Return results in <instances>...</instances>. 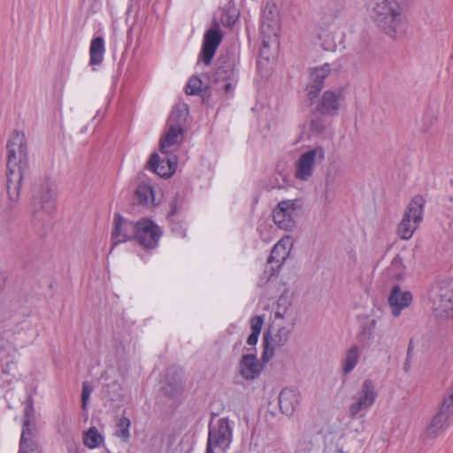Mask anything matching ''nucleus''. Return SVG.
Listing matches in <instances>:
<instances>
[{"label":"nucleus","mask_w":453,"mask_h":453,"mask_svg":"<svg viewBox=\"0 0 453 453\" xmlns=\"http://www.w3.org/2000/svg\"><path fill=\"white\" fill-rule=\"evenodd\" d=\"M367 12L372 24L389 38H400L408 29L407 15L398 0H369Z\"/></svg>","instance_id":"f257e3e1"},{"label":"nucleus","mask_w":453,"mask_h":453,"mask_svg":"<svg viewBox=\"0 0 453 453\" xmlns=\"http://www.w3.org/2000/svg\"><path fill=\"white\" fill-rule=\"evenodd\" d=\"M7 151V193L10 200L16 201L19 196L21 180L28 165L27 145L25 134L13 131L6 144Z\"/></svg>","instance_id":"f03ea898"},{"label":"nucleus","mask_w":453,"mask_h":453,"mask_svg":"<svg viewBox=\"0 0 453 453\" xmlns=\"http://www.w3.org/2000/svg\"><path fill=\"white\" fill-rule=\"evenodd\" d=\"M236 58L232 54L221 56L218 59L213 74L212 83L218 90H222L226 96H232L237 83Z\"/></svg>","instance_id":"7ed1b4c3"},{"label":"nucleus","mask_w":453,"mask_h":453,"mask_svg":"<svg viewBox=\"0 0 453 453\" xmlns=\"http://www.w3.org/2000/svg\"><path fill=\"white\" fill-rule=\"evenodd\" d=\"M425 199L415 196L409 203L397 226L396 234L402 240H410L423 220Z\"/></svg>","instance_id":"20e7f679"},{"label":"nucleus","mask_w":453,"mask_h":453,"mask_svg":"<svg viewBox=\"0 0 453 453\" xmlns=\"http://www.w3.org/2000/svg\"><path fill=\"white\" fill-rule=\"evenodd\" d=\"M294 327L284 323L273 321L271 326L263 336L264 350L262 359L264 363H268L273 357L275 349L282 348L288 342Z\"/></svg>","instance_id":"39448f33"},{"label":"nucleus","mask_w":453,"mask_h":453,"mask_svg":"<svg viewBox=\"0 0 453 453\" xmlns=\"http://www.w3.org/2000/svg\"><path fill=\"white\" fill-rule=\"evenodd\" d=\"M378 397L376 383L370 380H365L358 391L353 396V402L349 407V413L351 417H363L367 411L374 404Z\"/></svg>","instance_id":"423d86ee"},{"label":"nucleus","mask_w":453,"mask_h":453,"mask_svg":"<svg viewBox=\"0 0 453 453\" xmlns=\"http://www.w3.org/2000/svg\"><path fill=\"white\" fill-rule=\"evenodd\" d=\"M430 303L436 318H453V283L434 288L430 294Z\"/></svg>","instance_id":"0eeeda50"},{"label":"nucleus","mask_w":453,"mask_h":453,"mask_svg":"<svg viewBox=\"0 0 453 453\" xmlns=\"http://www.w3.org/2000/svg\"><path fill=\"white\" fill-rule=\"evenodd\" d=\"M326 157L322 146H315L302 153L296 162L295 177L302 181H308L312 177L316 165L321 164Z\"/></svg>","instance_id":"6e6552de"},{"label":"nucleus","mask_w":453,"mask_h":453,"mask_svg":"<svg viewBox=\"0 0 453 453\" xmlns=\"http://www.w3.org/2000/svg\"><path fill=\"white\" fill-rule=\"evenodd\" d=\"M260 30L263 35V49L260 51V55L268 60L269 56L267 55L266 48L269 47V42L272 38L276 39L280 30L279 12L273 3H266L265 5Z\"/></svg>","instance_id":"1a4fd4ad"},{"label":"nucleus","mask_w":453,"mask_h":453,"mask_svg":"<svg viewBox=\"0 0 453 453\" xmlns=\"http://www.w3.org/2000/svg\"><path fill=\"white\" fill-rule=\"evenodd\" d=\"M302 205L300 199L280 201L273 211V222L280 229L293 230L296 226L295 218Z\"/></svg>","instance_id":"9d476101"},{"label":"nucleus","mask_w":453,"mask_h":453,"mask_svg":"<svg viewBox=\"0 0 453 453\" xmlns=\"http://www.w3.org/2000/svg\"><path fill=\"white\" fill-rule=\"evenodd\" d=\"M161 235L160 227L151 219L143 218L137 221L135 240L143 248L156 249Z\"/></svg>","instance_id":"9b49d317"},{"label":"nucleus","mask_w":453,"mask_h":453,"mask_svg":"<svg viewBox=\"0 0 453 453\" xmlns=\"http://www.w3.org/2000/svg\"><path fill=\"white\" fill-rule=\"evenodd\" d=\"M298 317V309L294 304L292 296L288 292L282 293L277 301L273 321L295 326Z\"/></svg>","instance_id":"f8f14e48"},{"label":"nucleus","mask_w":453,"mask_h":453,"mask_svg":"<svg viewBox=\"0 0 453 453\" xmlns=\"http://www.w3.org/2000/svg\"><path fill=\"white\" fill-rule=\"evenodd\" d=\"M56 188L54 182L44 180L35 190L33 205L35 211L51 213L55 208Z\"/></svg>","instance_id":"ddd939ff"},{"label":"nucleus","mask_w":453,"mask_h":453,"mask_svg":"<svg viewBox=\"0 0 453 453\" xmlns=\"http://www.w3.org/2000/svg\"><path fill=\"white\" fill-rule=\"evenodd\" d=\"M385 287L389 288L388 304L390 313L394 318H398L403 311L411 305L413 296L411 291L402 289L398 283Z\"/></svg>","instance_id":"4468645a"},{"label":"nucleus","mask_w":453,"mask_h":453,"mask_svg":"<svg viewBox=\"0 0 453 453\" xmlns=\"http://www.w3.org/2000/svg\"><path fill=\"white\" fill-rule=\"evenodd\" d=\"M223 39V34L220 30L219 25L217 21L213 22V25L209 28L203 35L202 50L199 54V58L205 65H210L215 52L221 43Z\"/></svg>","instance_id":"2eb2a0df"},{"label":"nucleus","mask_w":453,"mask_h":453,"mask_svg":"<svg viewBox=\"0 0 453 453\" xmlns=\"http://www.w3.org/2000/svg\"><path fill=\"white\" fill-rule=\"evenodd\" d=\"M113 225L114 227L111 232L112 246L111 251L119 243L126 242L133 239L135 240L137 221L133 222L119 214H115L113 218Z\"/></svg>","instance_id":"dca6fc26"},{"label":"nucleus","mask_w":453,"mask_h":453,"mask_svg":"<svg viewBox=\"0 0 453 453\" xmlns=\"http://www.w3.org/2000/svg\"><path fill=\"white\" fill-rule=\"evenodd\" d=\"M266 363L261 361L256 353L243 354L237 364L239 375L247 381H253L259 378Z\"/></svg>","instance_id":"f3484780"},{"label":"nucleus","mask_w":453,"mask_h":453,"mask_svg":"<svg viewBox=\"0 0 453 453\" xmlns=\"http://www.w3.org/2000/svg\"><path fill=\"white\" fill-rule=\"evenodd\" d=\"M344 98V92L342 88L337 90H326L323 93L317 105V110L322 115L335 116Z\"/></svg>","instance_id":"a211bd4d"},{"label":"nucleus","mask_w":453,"mask_h":453,"mask_svg":"<svg viewBox=\"0 0 453 453\" xmlns=\"http://www.w3.org/2000/svg\"><path fill=\"white\" fill-rule=\"evenodd\" d=\"M232 441L230 426H210L208 443L205 453H214L212 447L226 450Z\"/></svg>","instance_id":"6ab92c4d"},{"label":"nucleus","mask_w":453,"mask_h":453,"mask_svg":"<svg viewBox=\"0 0 453 453\" xmlns=\"http://www.w3.org/2000/svg\"><path fill=\"white\" fill-rule=\"evenodd\" d=\"M331 70L330 65L326 63L311 71L310 81L306 88L307 97L310 101L318 96L323 88L324 80L330 73Z\"/></svg>","instance_id":"aec40b11"},{"label":"nucleus","mask_w":453,"mask_h":453,"mask_svg":"<svg viewBox=\"0 0 453 453\" xmlns=\"http://www.w3.org/2000/svg\"><path fill=\"white\" fill-rule=\"evenodd\" d=\"M184 389V384L180 374L173 368L167 370L162 385L165 395L171 398L179 397Z\"/></svg>","instance_id":"412c9836"},{"label":"nucleus","mask_w":453,"mask_h":453,"mask_svg":"<svg viewBox=\"0 0 453 453\" xmlns=\"http://www.w3.org/2000/svg\"><path fill=\"white\" fill-rule=\"evenodd\" d=\"M293 239L289 235L283 236L272 249L268 263H275L279 269L287 259L293 248Z\"/></svg>","instance_id":"4be33fe9"},{"label":"nucleus","mask_w":453,"mask_h":453,"mask_svg":"<svg viewBox=\"0 0 453 453\" xmlns=\"http://www.w3.org/2000/svg\"><path fill=\"white\" fill-rule=\"evenodd\" d=\"M361 359L360 347L357 344H352L346 349L344 354L340 360V371L343 376L350 374Z\"/></svg>","instance_id":"5701e85b"},{"label":"nucleus","mask_w":453,"mask_h":453,"mask_svg":"<svg viewBox=\"0 0 453 453\" xmlns=\"http://www.w3.org/2000/svg\"><path fill=\"white\" fill-rule=\"evenodd\" d=\"M385 286L403 281L405 278V265L400 255H396L383 273Z\"/></svg>","instance_id":"b1692460"},{"label":"nucleus","mask_w":453,"mask_h":453,"mask_svg":"<svg viewBox=\"0 0 453 453\" xmlns=\"http://www.w3.org/2000/svg\"><path fill=\"white\" fill-rule=\"evenodd\" d=\"M453 418V386L447 390L439 411L434 416L431 425H442L452 422Z\"/></svg>","instance_id":"393cba45"},{"label":"nucleus","mask_w":453,"mask_h":453,"mask_svg":"<svg viewBox=\"0 0 453 453\" xmlns=\"http://www.w3.org/2000/svg\"><path fill=\"white\" fill-rule=\"evenodd\" d=\"M37 426H24L19 453H38L37 452Z\"/></svg>","instance_id":"a878e982"},{"label":"nucleus","mask_w":453,"mask_h":453,"mask_svg":"<svg viewBox=\"0 0 453 453\" xmlns=\"http://www.w3.org/2000/svg\"><path fill=\"white\" fill-rule=\"evenodd\" d=\"M279 403L283 413L292 414L299 403L298 391L294 388H283L279 395Z\"/></svg>","instance_id":"bb28decb"},{"label":"nucleus","mask_w":453,"mask_h":453,"mask_svg":"<svg viewBox=\"0 0 453 453\" xmlns=\"http://www.w3.org/2000/svg\"><path fill=\"white\" fill-rule=\"evenodd\" d=\"M105 53V42L102 36L92 39L89 46V65H100Z\"/></svg>","instance_id":"cd10ccee"},{"label":"nucleus","mask_w":453,"mask_h":453,"mask_svg":"<svg viewBox=\"0 0 453 453\" xmlns=\"http://www.w3.org/2000/svg\"><path fill=\"white\" fill-rule=\"evenodd\" d=\"M376 326V319L370 318H366L361 323L360 330L357 334V339L364 346H368L372 342Z\"/></svg>","instance_id":"c85d7f7f"},{"label":"nucleus","mask_w":453,"mask_h":453,"mask_svg":"<svg viewBox=\"0 0 453 453\" xmlns=\"http://www.w3.org/2000/svg\"><path fill=\"white\" fill-rule=\"evenodd\" d=\"M168 130L160 140V150L163 154L168 153V149L178 142V138L183 133L181 127L167 124Z\"/></svg>","instance_id":"c756f323"},{"label":"nucleus","mask_w":453,"mask_h":453,"mask_svg":"<svg viewBox=\"0 0 453 453\" xmlns=\"http://www.w3.org/2000/svg\"><path fill=\"white\" fill-rule=\"evenodd\" d=\"M149 167L161 177H170L173 175L171 165L165 164V159H160L158 154L153 153L148 162Z\"/></svg>","instance_id":"7c9ffc66"},{"label":"nucleus","mask_w":453,"mask_h":453,"mask_svg":"<svg viewBox=\"0 0 453 453\" xmlns=\"http://www.w3.org/2000/svg\"><path fill=\"white\" fill-rule=\"evenodd\" d=\"M188 116V106L184 103H180L172 111L167 124H173L177 127H181L185 123Z\"/></svg>","instance_id":"2f4dec72"},{"label":"nucleus","mask_w":453,"mask_h":453,"mask_svg":"<svg viewBox=\"0 0 453 453\" xmlns=\"http://www.w3.org/2000/svg\"><path fill=\"white\" fill-rule=\"evenodd\" d=\"M104 437L96 426H90L83 434V443L89 449H95L103 442Z\"/></svg>","instance_id":"473e14b6"},{"label":"nucleus","mask_w":453,"mask_h":453,"mask_svg":"<svg viewBox=\"0 0 453 453\" xmlns=\"http://www.w3.org/2000/svg\"><path fill=\"white\" fill-rule=\"evenodd\" d=\"M135 196L140 203L148 205L154 202V192L151 186L141 184L137 187Z\"/></svg>","instance_id":"72a5a7b5"},{"label":"nucleus","mask_w":453,"mask_h":453,"mask_svg":"<svg viewBox=\"0 0 453 453\" xmlns=\"http://www.w3.org/2000/svg\"><path fill=\"white\" fill-rule=\"evenodd\" d=\"M203 82L201 79L193 76L188 80L186 87V93L188 95H198L202 92Z\"/></svg>","instance_id":"f704fd0d"},{"label":"nucleus","mask_w":453,"mask_h":453,"mask_svg":"<svg viewBox=\"0 0 453 453\" xmlns=\"http://www.w3.org/2000/svg\"><path fill=\"white\" fill-rule=\"evenodd\" d=\"M318 38L321 41V46L325 50L334 51L335 50L336 43L331 34L324 32L323 34H319Z\"/></svg>","instance_id":"c9c22d12"},{"label":"nucleus","mask_w":453,"mask_h":453,"mask_svg":"<svg viewBox=\"0 0 453 453\" xmlns=\"http://www.w3.org/2000/svg\"><path fill=\"white\" fill-rule=\"evenodd\" d=\"M35 421V411L31 403H27L24 407V419L25 426L31 425Z\"/></svg>","instance_id":"e433bc0d"},{"label":"nucleus","mask_w":453,"mask_h":453,"mask_svg":"<svg viewBox=\"0 0 453 453\" xmlns=\"http://www.w3.org/2000/svg\"><path fill=\"white\" fill-rule=\"evenodd\" d=\"M326 127L324 119L321 117H315L310 122V129L317 134L321 133Z\"/></svg>","instance_id":"4c0bfd02"},{"label":"nucleus","mask_w":453,"mask_h":453,"mask_svg":"<svg viewBox=\"0 0 453 453\" xmlns=\"http://www.w3.org/2000/svg\"><path fill=\"white\" fill-rule=\"evenodd\" d=\"M264 324L263 316H255L250 319V329L251 332L259 334L261 333V329Z\"/></svg>","instance_id":"58836bf2"},{"label":"nucleus","mask_w":453,"mask_h":453,"mask_svg":"<svg viewBox=\"0 0 453 453\" xmlns=\"http://www.w3.org/2000/svg\"><path fill=\"white\" fill-rule=\"evenodd\" d=\"M91 392H92V388H90L87 382H84L82 385V393H81V402H82L83 408H85Z\"/></svg>","instance_id":"ea45409f"},{"label":"nucleus","mask_w":453,"mask_h":453,"mask_svg":"<svg viewBox=\"0 0 453 453\" xmlns=\"http://www.w3.org/2000/svg\"><path fill=\"white\" fill-rule=\"evenodd\" d=\"M325 189L328 193L335 189V178L330 173H327L325 180Z\"/></svg>","instance_id":"a19ab883"},{"label":"nucleus","mask_w":453,"mask_h":453,"mask_svg":"<svg viewBox=\"0 0 453 453\" xmlns=\"http://www.w3.org/2000/svg\"><path fill=\"white\" fill-rule=\"evenodd\" d=\"M162 159H165V164H166V165H171L172 166L173 173L175 172V170H176V167H177V158H176V157L175 156L170 157V156L166 155Z\"/></svg>","instance_id":"79ce46f5"},{"label":"nucleus","mask_w":453,"mask_h":453,"mask_svg":"<svg viewBox=\"0 0 453 453\" xmlns=\"http://www.w3.org/2000/svg\"><path fill=\"white\" fill-rule=\"evenodd\" d=\"M441 426H428L426 429V436L429 438H435L441 433Z\"/></svg>","instance_id":"37998d69"},{"label":"nucleus","mask_w":453,"mask_h":453,"mask_svg":"<svg viewBox=\"0 0 453 453\" xmlns=\"http://www.w3.org/2000/svg\"><path fill=\"white\" fill-rule=\"evenodd\" d=\"M237 17H234V16H231L229 14H226V16H224L221 19V22L223 23V25L225 27H232L235 20H236Z\"/></svg>","instance_id":"c03bdc74"},{"label":"nucleus","mask_w":453,"mask_h":453,"mask_svg":"<svg viewBox=\"0 0 453 453\" xmlns=\"http://www.w3.org/2000/svg\"><path fill=\"white\" fill-rule=\"evenodd\" d=\"M129 426H123L120 430L116 432V435L123 438L124 440H127L130 436V432L128 429Z\"/></svg>","instance_id":"a18cd8bd"},{"label":"nucleus","mask_w":453,"mask_h":453,"mask_svg":"<svg viewBox=\"0 0 453 453\" xmlns=\"http://www.w3.org/2000/svg\"><path fill=\"white\" fill-rule=\"evenodd\" d=\"M259 334L251 332L247 339V343L250 346L255 345L257 342Z\"/></svg>","instance_id":"49530a36"},{"label":"nucleus","mask_w":453,"mask_h":453,"mask_svg":"<svg viewBox=\"0 0 453 453\" xmlns=\"http://www.w3.org/2000/svg\"><path fill=\"white\" fill-rule=\"evenodd\" d=\"M410 351H411V349H410V347H409V348H408V353H407V358H406V360H405V362H404V364H403V370H404L405 372H408V371L410 370V368H411V357H410Z\"/></svg>","instance_id":"de8ad7c7"},{"label":"nucleus","mask_w":453,"mask_h":453,"mask_svg":"<svg viewBox=\"0 0 453 453\" xmlns=\"http://www.w3.org/2000/svg\"><path fill=\"white\" fill-rule=\"evenodd\" d=\"M176 211H177V205H176V199H174L171 203V210H170L169 215H173L176 213Z\"/></svg>","instance_id":"09e8293b"},{"label":"nucleus","mask_w":453,"mask_h":453,"mask_svg":"<svg viewBox=\"0 0 453 453\" xmlns=\"http://www.w3.org/2000/svg\"><path fill=\"white\" fill-rule=\"evenodd\" d=\"M119 425H130V421L128 418H123L122 419H120V422Z\"/></svg>","instance_id":"8fccbe9b"}]
</instances>
